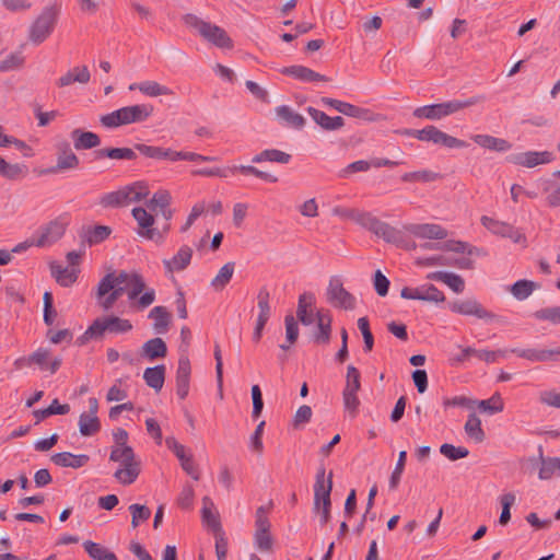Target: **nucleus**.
<instances>
[{
    "label": "nucleus",
    "mask_w": 560,
    "mask_h": 560,
    "mask_svg": "<svg viewBox=\"0 0 560 560\" xmlns=\"http://www.w3.org/2000/svg\"><path fill=\"white\" fill-rule=\"evenodd\" d=\"M457 362H490V351L487 349H476L467 347L460 350V352L454 358Z\"/></svg>",
    "instance_id": "a19ab883"
},
{
    "label": "nucleus",
    "mask_w": 560,
    "mask_h": 560,
    "mask_svg": "<svg viewBox=\"0 0 560 560\" xmlns=\"http://www.w3.org/2000/svg\"><path fill=\"white\" fill-rule=\"evenodd\" d=\"M464 430L467 436L477 443L482 442L486 438L485 432L481 428V420L476 415V411H471L468 415V419L465 423Z\"/></svg>",
    "instance_id": "49530a36"
},
{
    "label": "nucleus",
    "mask_w": 560,
    "mask_h": 560,
    "mask_svg": "<svg viewBox=\"0 0 560 560\" xmlns=\"http://www.w3.org/2000/svg\"><path fill=\"white\" fill-rule=\"evenodd\" d=\"M428 279L444 282L455 293H462L465 289L464 279L460 276L453 273V272H446V271L431 272L428 275Z\"/></svg>",
    "instance_id": "4c0bfd02"
},
{
    "label": "nucleus",
    "mask_w": 560,
    "mask_h": 560,
    "mask_svg": "<svg viewBox=\"0 0 560 560\" xmlns=\"http://www.w3.org/2000/svg\"><path fill=\"white\" fill-rule=\"evenodd\" d=\"M184 23L198 32L209 43L223 49H230L233 47V42L226 34V32L210 22H206L195 14L188 13L183 18Z\"/></svg>",
    "instance_id": "423d86ee"
},
{
    "label": "nucleus",
    "mask_w": 560,
    "mask_h": 560,
    "mask_svg": "<svg viewBox=\"0 0 560 560\" xmlns=\"http://www.w3.org/2000/svg\"><path fill=\"white\" fill-rule=\"evenodd\" d=\"M492 234L509 238L515 244H524V246H526L527 240L525 234L510 223L492 219Z\"/></svg>",
    "instance_id": "5701e85b"
},
{
    "label": "nucleus",
    "mask_w": 560,
    "mask_h": 560,
    "mask_svg": "<svg viewBox=\"0 0 560 560\" xmlns=\"http://www.w3.org/2000/svg\"><path fill=\"white\" fill-rule=\"evenodd\" d=\"M420 248L424 250H444V252H454L457 254H468L472 255L476 250L475 247L470 246L466 242L447 240L444 242H425L420 244Z\"/></svg>",
    "instance_id": "6ab92c4d"
},
{
    "label": "nucleus",
    "mask_w": 560,
    "mask_h": 560,
    "mask_svg": "<svg viewBox=\"0 0 560 560\" xmlns=\"http://www.w3.org/2000/svg\"><path fill=\"white\" fill-rule=\"evenodd\" d=\"M165 444L175 454V456L179 459L183 470L187 475H189L192 479L199 480L200 479L199 469L194 462L192 455L186 454L185 446L182 445L180 443H178L174 436L166 438Z\"/></svg>",
    "instance_id": "dca6fc26"
},
{
    "label": "nucleus",
    "mask_w": 560,
    "mask_h": 560,
    "mask_svg": "<svg viewBox=\"0 0 560 560\" xmlns=\"http://www.w3.org/2000/svg\"><path fill=\"white\" fill-rule=\"evenodd\" d=\"M191 366L187 355H180L176 371V385H188L190 381Z\"/></svg>",
    "instance_id": "4d7b16f0"
},
{
    "label": "nucleus",
    "mask_w": 560,
    "mask_h": 560,
    "mask_svg": "<svg viewBox=\"0 0 560 560\" xmlns=\"http://www.w3.org/2000/svg\"><path fill=\"white\" fill-rule=\"evenodd\" d=\"M360 222L377 237L397 247L406 232L423 240L440 241L447 237V231L442 225L435 223H409L405 224L402 229H397L370 213L361 214Z\"/></svg>",
    "instance_id": "f03ea898"
},
{
    "label": "nucleus",
    "mask_w": 560,
    "mask_h": 560,
    "mask_svg": "<svg viewBox=\"0 0 560 560\" xmlns=\"http://www.w3.org/2000/svg\"><path fill=\"white\" fill-rule=\"evenodd\" d=\"M320 103L324 106L334 108L335 110L353 118L366 119L368 116L370 115V110L366 108H362L353 104L331 97H322Z\"/></svg>",
    "instance_id": "a211bd4d"
},
{
    "label": "nucleus",
    "mask_w": 560,
    "mask_h": 560,
    "mask_svg": "<svg viewBox=\"0 0 560 560\" xmlns=\"http://www.w3.org/2000/svg\"><path fill=\"white\" fill-rule=\"evenodd\" d=\"M361 387H345V390H343L345 408H346L347 411H349L351 417H355L357 413H358V409H359V406H360V400H359V397H358V390Z\"/></svg>",
    "instance_id": "5fc2aeb1"
},
{
    "label": "nucleus",
    "mask_w": 560,
    "mask_h": 560,
    "mask_svg": "<svg viewBox=\"0 0 560 560\" xmlns=\"http://www.w3.org/2000/svg\"><path fill=\"white\" fill-rule=\"evenodd\" d=\"M358 328L361 331L364 341L363 351L365 353L371 352L374 347V336L370 328L369 318L360 317L358 319Z\"/></svg>",
    "instance_id": "052dcab7"
},
{
    "label": "nucleus",
    "mask_w": 560,
    "mask_h": 560,
    "mask_svg": "<svg viewBox=\"0 0 560 560\" xmlns=\"http://www.w3.org/2000/svg\"><path fill=\"white\" fill-rule=\"evenodd\" d=\"M402 136L415 138L423 142H432L448 149L466 148L467 143L460 139L450 136L433 125L425 126L422 129H404Z\"/></svg>",
    "instance_id": "6e6552de"
},
{
    "label": "nucleus",
    "mask_w": 560,
    "mask_h": 560,
    "mask_svg": "<svg viewBox=\"0 0 560 560\" xmlns=\"http://www.w3.org/2000/svg\"><path fill=\"white\" fill-rule=\"evenodd\" d=\"M130 91L139 90L142 94L156 97L161 95H171L173 92L170 88L158 83L156 81H143L139 83H131L129 85Z\"/></svg>",
    "instance_id": "e433bc0d"
},
{
    "label": "nucleus",
    "mask_w": 560,
    "mask_h": 560,
    "mask_svg": "<svg viewBox=\"0 0 560 560\" xmlns=\"http://www.w3.org/2000/svg\"><path fill=\"white\" fill-rule=\"evenodd\" d=\"M136 149L131 148H100L93 151V160L100 161L103 159L110 160H136Z\"/></svg>",
    "instance_id": "bb28decb"
},
{
    "label": "nucleus",
    "mask_w": 560,
    "mask_h": 560,
    "mask_svg": "<svg viewBox=\"0 0 560 560\" xmlns=\"http://www.w3.org/2000/svg\"><path fill=\"white\" fill-rule=\"evenodd\" d=\"M132 217L138 222L139 226L142 229L139 231V234L148 240H153L155 234L162 238V235L153 229L154 218L144 208L137 207L132 209Z\"/></svg>",
    "instance_id": "b1692460"
},
{
    "label": "nucleus",
    "mask_w": 560,
    "mask_h": 560,
    "mask_svg": "<svg viewBox=\"0 0 560 560\" xmlns=\"http://www.w3.org/2000/svg\"><path fill=\"white\" fill-rule=\"evenodd\" d=\"M121 466V468H118L115 471L114 477L118 480L119 483L124 486L133 483L140 474V462L136 460L135 458L133 460L125 463Z\"/></svg>",
    "instance_id": "f704fd0d"
},
{
    "label": "nucleus",
    "mask_w": 560,
    "mask_h": 560,
    "mask_svg": "<svg viewBox=\"0 0 560 560\" xmlns=\"http://www.w3.org/2000/svg\"><path fill=\"white\" fill-rule=\"evenodd\" d=\"M556 160V155L551 151H525L511 153L506 155L505 161L508 163L526 167L534 168L538 165H545L553 162Z\"/></svg>",
    "instance_id": "9b49d317"
},
{
    "label": "nucleus",
    "mask_w": 560,
    "mask_h": 560,
    "mask_svg": "<svg viewBox=\"0 0 560 560\" xmlns=\"http://www.w3.org/2000/svg\"><path fill=\"white\" fill-rule=\"evenodd\" d=\"M50 269L51 275L61 287L68 288L77 281L78 276L74 270L55 264L51 265Z\"/></svg>",
    "instance_id": "8fccbe9b"
},
{
    "label": "nucleus",
    "mask_w": 560,
    "mask_h": 560,
    "mask_svg": "<svg viewBox=\"0 0 560 560\" xmlns=\"http://www.w3.org/2000/svg\"><path fill=\"white\" fill-rule=\"evenodd\" d=\"M276 115L287 127L302 129L305 125V118L288 105H280L276 107Z\"/></svg>",
    "instance_id": "2f4dec72"
},
{
    "label": "nucleus",
    "mask_w": 560,
    "mask_h": 560,
    "mask_svg": "<svg viewBox=\"0 0 560 560\" xmlns=\"http://www.w3.org/2000/svg\"><path fill=\"white\" fill-rule=\"evenodd\" d=\"M477 404L483 411H490V398L482 399L478 402L477 400L465 396H455L444 400L445 407H463L469 409L470 411H475Z\"/></svg>",
    "instance_id": "ea45409f"
},
{
    "label": "nucleus",
    "mask_w": 560,
    "mask_h": 560,
    "mask_svg": "<svg viewBox=\"0 0 560 560\" xmlns=\"http://www.w3.org/2000/svg\"><path fill=\"white\" fill-rule=\"evenodd\" d=\"M112 232V228L107 225L97 224L93 226L83 228L80 233V237L89 246H94L107 240Z\"/></svg>",
    "instance_id": "c85d7f7f"
},
{
    "label": "nucleus",
    "mask_w": 560,
    "mask_h": 560,
    "mask_svg": "<svg viewBox=\"0 0 560 560\" xmlns=\"http://www.w3.org/2000/svg\"><path fill=\"white\" fill-rule=\"evenodd\" d=\"M167 354V347L165 341L160 338L155 337L152 338L143 343L140 350V358L149 360V361H155L158 359L165 358Z\"/></svg>",
    "instance_id": "a878e982"
},
{
    "label": "nucleus",
    "mask_w": 560,
    "mask_h": 560,
    "mask_svg": "<svg viewBox=\"0 0 560 560\" xmlns=\"http://www.w3.org/2000/svg\"><path fill=\"white\" fill-rule=\"evenodd\" d=\"M101 430L97 416L82 412L79 418V431L83 436H92Z\"/></svg>",
    "instance_id": "09e8293b"
},
{
    "label": "nucleus",
    "mask_w": 560,
    "mask_h": 560,
    "mask_svg": "<svg viewBox=\"0 0 560 560\" xmlns=\"http://www.w3.org/2000/svg\"><path fill=\"white\" fill-rule=\"evenodd\" d=\"M191 257L192 249L188 245H183L171 259H164L163 265L168 272L183 271L189 266Z\"/></svg>",
    "instance_id": "393cba45"
},
{
    "label": "nucleus",
    "mask_w": 560,
    "mask_h": 560,
    "mask_svg": "<svg viewBox=\"0 0 560 560\" xmlns=\"http://www.w3.org/2000/svg\"><path fill=\"white\" fill-rule=\"evenodd\" d=\"M82 546L93 560H119L113 551L101 544L85 540Z\"/></svg>",
    "instance_id": "c03bdc74"
},
{
    "label": "nucleus",
    "mask_w": 560,
    "mask_h": 560,
    "mask_svg": "<svg viewBox=\"0 0 560 560\" xmlns=\"http://www.w3.org/2000/svg\"><path fill=\"white\" fill-rule=\"evenodd\" d=\"M165 372L166 368L164 364L147 368L143 373V378L147 385H164Z\"/></svg>",
    "instance_id": "864d4df0"
},
{
    "label": "nucleus",
    "mask_w": 560,
    "mask_h": 560,
    "mask_svg": "<svg viewBox=\"0 0 560 560\" xmlns=\"http://www.w3.org/2000/svg\"><path fill=\"white\" fill-rule=\"evenodd\" d=\"M152 112L153 106L149 104H136L103 115L100 121L105 128L114 129L124 125L145 121Z\"/></svg>",
    "instance_id": "7ed1b4c3"
},
{
    "label": "nucleus",
    "mask_w": 560,
    "mask_h": 560,
    "mask_svg": "<svg viewBox=\"0 0 560 560\" xmlns=\"http://www.w3.org/2000/svg\"><path fill=\"white\" fill-rule=\"evenodd\" d=\"M28 365H35L40 371L49 373H55L61 365L60 358H50V353L46 349H38L34 353H32L28 359Z\"/></svg>",
    "instance_id": "4be33fe9"
},
{
    "label": "nucleus",
    "mask_w": 560,
    "mask_h": 560,
    "mask_svg": "<svg viewBox=\"0 0 560 560\" xmlns=\"http://www.w3.org/2000/svg\"><path fill=\"white\" fill-rule=\"evenodd\" d=\"M57 13L54 8H45L30 27L28 38L33 44H42L54 31Z\"/></svg>",
    "instance_id": "9d476101"
},
{
    "label": "nucleus",
    "mask_w": 560,
    "mask_h": 560,
    "mask_svg": "<svg viewBox=\"0 0 560 560\" xmlns=\"http://www.w3.org/2000/svg\"><path fill=\"white\" fill-rule=\"evenodd\" d=\"M281 73L292 77L301 82L328 81V79L325 75H323L305 66L284 67L281 70Z\"/></svg>",
    "instance_id": "7c9ffc66"
},
{
    "label": "nucleus",
    "mask_w": 560,
    "mask_h": 560,
    "mask_svg": "<svg viewBox=\"0 0 560 560\" xmlns=\"http://www.w3.org/2000/svg\"><path fill=\"white\" fill-rule=\"evenodd\" d=\"M70 138L73 142V148L77 151L97 149L101 144V138L93 131H88L81 128H75L70 132Z\"/></svg>",
    "instance_id": "412c9836"
},
{
    "label": "nucleus",
    "mask_w": 560,
    "mask_h": 560,
    "mask_svg": "<svg viewBox=\"0 0 560 560\" xmlns=\"http://www.w3.org/2000/svg\"><path fill=\"white\" fill-rule=\"evenodd\" d=\"M230 171H231V174L240 173L244 176L252 175V176H255L266 183L275 184L279 180L277 176H275L268 172L260 171L259 168H257L254 165H233L230 167Z\"/></svg>",
    "instance_id": "79ce46f5"
},
{
    "label": "nucleus",
    "mask_w": 560,
    "mask_h": 560,
    "mask_svg": "<svg viewBox=\"0 0 560 560\" xmlns=\"http://www.w3.org/2000/svg\"><path fill=\"white\" fill-rule=\"evenodd\" d=\"M516 495L514 492H505L498 498L501 506V513L498 520L499 525L506 526L511 521V508L515 504Z\"/></svg>",
    "instance_id": "de8ad7c7"
},
{
    "label": "nucleus",
    "mask_w": 560,
    "mask_h": 560,
    "mask_svg": "<svg viewBox=\"0 0 560 560\" xmlns=\"http://www.w3.org/2000/svg\"><path fill=\"white\" fill-rule=\"evenodd\" d=\"M90 79L91 73L86 66L74 67L73 69L69 70L66 74L61 75L58 79L57 85L63 88L75 82L86 84L90 81Z\"/></svg>",
    "instance_id": "72a5a7b5"
},
{
    "label": "nucleus",
    "mask_w": 560,
    "mask_h": 560,
    "mask_svg": "<svg viewBox=\"0 0 560 560\" xmlns=\"http://www.w3.org/2000/svg\"><path fill=\"white\" fill-rule=\"evenodd\" d=\"M25 58L21 52H11L0 61V72H9L21 68Z\"/></svg>",
    "instance_id": "69168bd1"
},
{
    "label": "nucleus",
    "mask_w": 560,
    "mask_h": 560,
    "mask_svg": "<svg viewBox=\"0 0 560 560\" xmlns=\"http://www.w3.org/2000/svg\"><path fill=\"white\" fill-rule=\"evenodd\" d=\"M450 310L460 315H472L477 318H486L489 313L476 300L455 301L450 303Z\"/></svg>",
    "instance_id": "cd10ccee"
},
{
    "label": "nucleus",
    "mask_w": 560,
    "mask_h": 560,
    "mask_svg": "<svg viewBox=\"0 0 560 560\" xmlns=\"http://www.w3.org/2000/svg\"><path fill=\"white\" fill-rule=\"evenodd\" d=\"M537 320H547L552 325H560V306H550L537 310L533 313Z\"/></svg>",
    "instance_id": "13d9d810"
},
{
    "label": "nucleus",
    "mask_w": 560,
    "mask_h": 560,
    "mask_svg": "<svg viewBox=\"0 0 560 560\" xmlns=\"http://www.w3.org/2000/svg\"><path fill=\"white\" fill-rule=\"evenodd\" d=\"M127 294V288L126 287H114L103 298H98L100 305L105 310H110L116 301L122 295Z\"/></svg>",
    "instance_id": "338daca9"
},
{
    "label": "nucleus",
    "mask_w": 560,
    "mask_h": 560,
    "mask_svg": "<svg viewBox=\"0 0 560 560\" xmlns=\"http://www.w3.org/2000/svg\"><path fill=\"white\" fill-rule=\"evenodd\" d=\"M135 149L142 155L158 161H185L186 151H174L170 148L148 145L144 143L135 144Z\"/></svg>",
    "instance_id": "f3484780"
},
{
    "label": "nucleus",
    "mask_w": 560,
    "mask_h": 560,
    "mask_svg": "<svg viewBox=\"0 0 560 560\" xmlns=\"http://www.w3.org/2000/svg\"><path fill=\"white\" fill-rule=\"evenodd\" d=\"M478 102L477 97L466 100H451L443 103L430 104L417 107L412 115L417 118L429 120H439L446 116L453 115L466 107L472 106Z\"/></svg>",
    "instance_id": "0eeeda50"
},
{
    "label": "nucleus",
    "mask_w": 560,
    "mask_h": 560,
    "mask_svg": "<svg viewBox=\"0 0 560 560\" xmlns=\"http://www.w3.org/2000/svg\"><path fill=\"white\" fill-rule=\"evenodd\" d=\"M136 458L131 446H115L112 448L109 460L119 462L121 465Z\"/></svg>",
    "instance_id": "e2e57ef3"
},
{
    "label": "nucleus",
    "mask_w": 560,
    "mask_h": 560,
    "mask_svg": "<svg viewBox=\"0 0 560 560\" xmlns=\"http://www.w3.org/2000/svg\"><path fill=\"white\" fill-rule=\"evenodd\" d=\"M513 352L516 353L517 357L532 362L553 361V353L551 349H514Z\"/></svg>",
    "instance_id": "a18cd8bd"
},
{
    "label": "nucleus",
    "mask_w": 560,
    "mask_h": 560,
    "mask_svg": "<svg viewBox=\"0 0 560 560\" xmlns=\"http://www.w3.org/2000/svg\"><path fill=\"white\" fill-rule=\"evenodd\" d=\"M440 453L452 462L465 458L469 455L468 448L464 446H455L450 443L442 444L440 446Z\"/></svg>",
    "instance_id": "bf43d9fd"
},
{
    "label": "nucleus",
    "mask_w": 560,
    "mask_h": 560,
    "mask_svg": "<svg viewBox=\"0 0 560 560\" xmlns=\"http://www.w3.org/2000/svg\"><path fill=\"white\" fill-rule=\"evenodd\" d=\"M285 325V338L290 345H293L299 338V324L296 318L292 314H288L284 317Z\"/></svg>",
    "instance_id": "774afa93"
},
{
    "label": "nucleus",
    "mask_w": 560,
    "mask_h": 560,
    "mask_svg": "<svg viewBox=\"0 0 560 560\" xmlns=\"http://www.w3.org/2000/svg\"><path fill=\"white\" fill-rule=\"evenodd\" d=\"M406 460H407V452L400 451L398 454V459H397L396 466H395V468L390 475V478H389V489L390 490H396L398 488L400 479H401V475H402L405 466H406Z\"/></svg>",
    "instance_id": "680f3d73"
},
{
    "label": "nucleus",
    "mask_w": 560,
    "mask_h": 560,
    "mask_svg": "<svg viewBox=\"0 0 560 560\" xmlns=\"http://www.w3.org/2000/svg\"><path fill=\"white\" fill-rule=\"evenodd\" d=\"M57 160L56 165L50 166L44 171L42 174H58L69 170H75L80 165V160L77 154L71 150L70 144L68 142H62L57 147Z\"/></svg>",
    "instance_id": "4468645a"
},
{
    "label": "nucleus",
    "mask_w": 560,
    "mask_h": 560,
    "mask_svg": "<svg viewBox=\"0 0 560 560\" xmlns=\"http://www.w3.org/2000/svg\"><path fill=\"white\" fill-rule=\"evenodd\" d=\"M148 318L153 319V330L156 334L167 332L172 315L165 306H154L148 314Z\"/></svg>",
    "instance_id": "473e14b6"
},
{
    "label": "nucleus",
    "mask_w": 560,
    "mask_h": 560,
    "mask_svg": "<svg viewBox=\"0 0 560 560\" xmlns=\"http://www.w3.org/2000/svg\"><path fill=\"white\" fill-rule=\"evenodd\" d=\"M317 330L313 334V341L318 345H326L331 336L332 317L328 310H318L315 313Z\"/></svg>",
    "instance_id": "aec40b11"
},
{
    "label": "nucleus",
    "mask_w": 560,
    "mask_h": 560,
    "mask_svg": "<svg viewBox=\"0 0 560 560\" xmlns=\"http://www.w3.org/2000/svg\"><path fill=\"white\" fill-rule=\"evenodd\" d=\"M400 296L406 300H420L434 303L445 301L444 293L432 283H425L417 288L405 287L400 291Z\"/></svg>",
    "instance_id": "2eb2a0df"
},
{
    "label": "nucleus",
    "mask_w": 560,
    "mask_h": 560,
    "mask_svg": "<svg viewBox=\"0 0 560 560\" xmlns=\"http://www.w3.org/2000/svg\"><path fill=\"white\" fill-rule=\"evenodd\" d=\"M326 469L324 464H320L317 468L314 483V510L319 511L320 505L331 504L330 493L332 490V477L334 474L330 470L327 478Z\"/></svg>",
    "instance_id": "f8f14e48"
},
{
    "label": "nucleus",
    "mask_w": 560,
    "mask_h": 560,
    "mask_svg": "<svg viewBox=\"0 0 560 560\" xmlns=\"http://www.w3.org/2000/svg\"><path fill=\"white\" fill-rule=\"evenodd\" d=\"M132 329V324L129 319L120 318L115 315L104 316L96 318L78 338V341L83 345L90 339H100L105 332L109 334H126Z\"/></svg>",
    "instance_id": "39448f33"
},
{
    "label": "nucleus",
    "mask_w": 560,
    "mask_h": 560,
    "mask_svg": "<svg viewBox=\"0 0 560 560\" xmlns=\"http://www.w3.org/2000/svg\"><path fill=\"white\" fill-rule=\"evenodd\" d=\"M69 224L67 214L59 215L58 218L42 225L35 233L36 240H32V244L37 247L50 246L60 240Z\"/></svg>",
    "instance_id": "1a4fd4ad"
},
{
    "label": "nucleus",
    "mask_w": 560,
    "mask_h": 560,
    "mask_svg": "<svg viewBox=\"0 0 560 560\" xmlns=\"http://www.w3.org/2000/svg\"><path fill=\"white\" fill-rule=\"evenodd\" d=\"M129 512L131 514V526L137 528L141 523L148 521L151 516V510L147 505L142 504H131L129 506Z\"/></svg>",
    "instance_id": "6e6d98bb"
},
{
    "label": "nucleus",
    "mask_w": 560,
    "mask_h": 560,
    "mask_svg": "<svg viewBox=\"0 0 560 560\" xmlns=\"http://www.w3.org/2000/svg\"><path fill=\"white\" fill-rule=\"evenodd\" d=\"M539 287L535 281L521 279L510 285L509 291L516 300L524 301Z\"/></svg>",
    "instance_id": "37998d69"
},
{
    "label": "nucleus",
    "mask_w": 560,
    "mask_h": 560,
    "mask_svg": "<svg viewBox=\"0 0 560 560\" xmlns=\"http://www.w3.org/2000/svg\"><path fill=\"white\" fill-rule=\"evenodd\" d=\"M114 287H126L130 305L137 311H143L155 301V290L147 288L143 277L126 270L113 271L105 275L97 284V298H103Z\"/></svg>",
    "instance_id": "f257e3e1"
},
{
    "label": "nucleus",
    "mask_w": 560,
    "mask_h": 560,
    "mask_svg": "<svg viewBox=\"0 0 560 560\" xmlns=\"http://www.w3.org/2000/svg\"><path fill=\"white\" fill-rule=\"evenodd\" d=\"M538 459L540 460L539 479L548 480L556 470H560V457H545L541 445L538 446Z\"/></svg>",
    "instance_id": "58836bf2"
},
{
    "label": "nucleus",
    "mask_w": 560,
    "mask_h": 560,
    "mask_svg": "<svg viewBox=\"0 0 560 560\" xmlns=\"http://www.w3.org/2000/svg\"><path fill=\"white\" fill-rule=\"evenodd\" d=\"M149 192L147 183L138 180L103 195L100 203L104 208H119L131 202L141 201L148 197Z\"/></svg>",
    "instance_id": "20e7f679"
},
{
    "label": "nucleus",
    "mask_w": 560,
    "mask_h": 560,
    "mask_svg": "<svg viewBox=\"0 0 560 560\" xmlns=\"http://www.w3.org/2000/svg\"><path fill=\"white\" fill-rule=\"evenodd\" d=\"M292 160L291 154L278 149H265L252 158V163L260 164L264 162H272L279 164H288Z\"/></svg>",
    "instance_id": "c9c22d12"
},
{
    "label": "nucleus",
    "mask_w": 560,
    "mask_h": 560,
    "mask_svg": "<svg viewBox=\"0 0 560 560\" xmlns=\"http://www.w3.org/2000/svg\"><path fill=\"white\" fill-rule=\"evenodd\" d=\"M27 174H28L27 165H25L23 163H15V164L8 163L5 166V170L2 174V177H4L5 179H9V180H19V179L26 177Z\"/></svg>",
    "instance_id": "0e129e2a"
},
{
    "label": "nucleus",
    "mask_w": 560,
    "mask_h": 560,
    "mask_svg": "<svg viewBox=\"0 0 560 560\" xmlns=\"http://www.w3.org/2000/svg\"><path fill=\"white\" fill-rule=\"evenodd\" d=\"M90 460L86 454H72L70 452H60L51 456V462L59 467L81 468Z\"/></svg>",
    "instance_id": "c756f323"
},
{
    "label": "nucleus",
    "mask_w": 560,
    "mask_h": 560,
    "mask_svg": "<svg viewBox=\"0 0 560 560\" xmlns=\"http://www.w3.org/2000/svg\"><path fill=\"white\" fill-rule=\"evenodd\" d=\"M327 300L335 307L352 310L355 298L348 292L338 277H331L327 288Z\"/></svg>",
    "instance_id": "ddd939ff"
},
{
    "label": "nucleus",
    "mask_w": 560,
    "mask_h": 560,
    "mask_svg": "<svg viewBox=\"0 0 560 560\" xmlns=\"http://www.w3.org/2000/svg\"><path fill=\"white\" fill-rule=\"evenodd\" d=\"M441 175L430 170H421L415 172L405 173L401 176L404 183H431L439 179Z\"/></svg>",
    "instance_id": "603ef678"
},
{
    "label": "nucleus",
    "mask_w": 560,
    "mask_h": 560,
    "mask_svg": "<svg viewBox=\"0 0 560 560\" xmlns=\"http://www.w3.org/2000/svg\"><path fill=\"white\" fill-rule=\"evenodd\" d=\"M235 269V264L230 261L221 267L218 275L212 279L211 285L215 291L223 290L231 281Z\"/></svg>",
    "instance_id": "3c124183"
}]
</instances>
